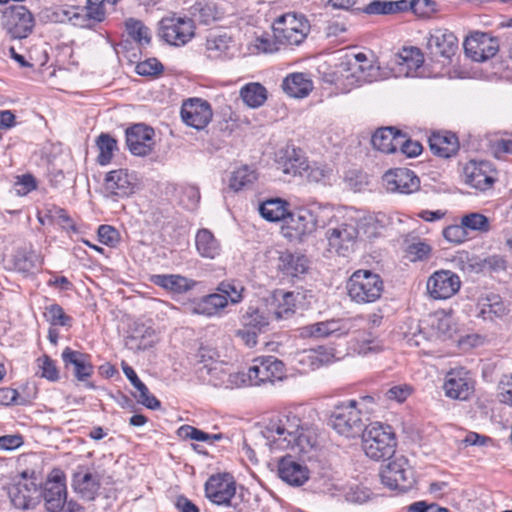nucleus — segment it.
Segmentation results:
<instances>
[{
  "label": "nucleus",
  "mask_w": 512,
  "mask_h": 512,
  "mask_svg": "<svg viewBox=\"0 0 512 512\" xmlns=\"http://www.w3.org/2000/svg\"><path fill=\"white\" fill-rule=\"evenodd\" d=\"M262 433L271 450L297 448L299 452H307L315 444L311 429L292 412L270 420Z\"/></svg>",
  "instance_id": "obj_1"
},
{
  "label": "nucleus",
  "mask_w": 512,
  "mask_h": 512,
  "mask_svg": "<svg viewBox=\"0 0 512 512\" xmlns=\"http://www.w3.org/2000/svg\"><path fill=\"white\" fill-rule=\"evenodd\" d=\"M362 435V447L367 457L379 461L390 459L396 449L397 441L393 428L380 422L370 423Z\"/></svg>",
  "instance_id": "obj_2"
},
{
  "label": "nucleus",
  "mask_w": 512,
  "mask_h": 512,
  "mask_svg": "<svg viewBox=\"0 0 512 512\" xmlns=\"http://www.w3.org/2000/svg\"><path fill=\"white\" fill-rule=\"evenodd\" d=\"M346 289L351 301L357 304L374 303L384 291V282L379 274L359 269L348 279Z\"/></svg>",
  "instance_id": "obj_3"
},
{
  "label": "nucleus",
  "mask_w": 512,
  "mask_h": 512,
  "mask_svg": "<svg viewBox=\"0 0 512 512\" xmlns=\"http://www.w3.org/2000/svg\"><path fill=\"white\" fill-rule=\"evenodd\" d=\"M332 428L346 438H354L363 432L365 423L363 415L357 409L356 400H348L337 404L330 416Z\"/></svg>",
  "instance_id": "obj_4"
},
{
  "label": "nucleus",
  "mask_w": 512,
  "mask_h": 512,
  "mask_svg": "<svg viewBox=\"0 0 512 512\" xmlns=\"http://www.w3.org/2000/svg\"><path fill=\"white\" fill-rule=\"evenodd\" d=\"M204 492L212 504L241 512L239 503L234 502L236 481L232 474L223 472L211 475L205 482Z\"/></svg>",
  "instance_id": "obj_5"
},
{
  "label": "nucleus",
  "mask_w": 512,
  "mask_h": 512,
  "mask_svg": "<svg viewBox=\"0 0 512 512\" xmlns=\"http://www.w3.org/2000/svg\"><path fill=\"white\" fill-rule=\"evenodd\" d=\"M273 36L279 44L300 45L310 31V25L303 15L286 13L273 23Z\"/></svg>",
  "instance_id": "obj_6"
},
{
  "label": "nucleus",
  "mask_w": 512,
  "mask_h": 512,
  "mask_svg": "<svg viewBox=\"0 0 512 512\" xmlns=\"http://www.w3.org/2000/svg\"><path fill=\"white\" fill-rule=\"evenodd\" d=\"M1 25L13 39H25L32 34L35 18L24 5H10L1 14Z\"/></svg>",
  "instance_id": "obj_7"
},
{
  "label": "nucleus",
  "mask_w": 512,
  "mask_h": 512,
  "mask_svg": "<svg viewBox=\"0 0 512 512\" xmlns=\"http://www.w3.org/2000/svg\"><path fill=\"white\" fill-rule=\"evenodd\" d=\"M381 482L391 490L407 492L415 484L414 472L408 460L403 457H394L380 472Z\"/></svg>",
  "instance_id": "obj_8"
},
{
  "label": "nucleus",
  "mask_w": 512,
  "mask_h": 512,
  "mask_svg": "<svg viewBox=\"0 0 512 512\" xmlns=\"http://www.w3.org/2000/svg\"><path fill=\"white\" fill-rule=\"evenodd\" d=\"M247 376L251 386L281 381L286 377L285 364L272 355L258 356L252 360Z\"/></svg>",
  "instance_id": "obj_9"
},
{
  "label": "nucleus",
  "mask_w": 512,
  "mask_h": 512,
  "mask_svg": "<svg viewBox=\"0 0 512 512\" xmlns=\"http://www.w3.org/2000/svg\"><path fill=\"white\" fill-rule=\"evenodd\" d=\"M158 35L169 45L184 46L195 35L194 21L188 17H177L175 14L164 17L159 22Z\"/></svg>",
  "instance_id": "obj_10"
},
{
  "label": "nucleus",
  "mask_w": 512,
  "mask_h": 512,
  "mask_svg": "<svg viewBox=\"0 0 512 512\" xmlns=\"http://www.w3.org/2000/svg\"><path fill=\"white\" fill-rule=\"evenodd\" d=\"M40 495L48 512H61L67 499L66 477L62 470L53 469L45 481Z\"/></svg>",
  "instance_id": "obj_11"
},
{
  "label": "nucleus",
  "mask_w": 512,
  "mask_h": 512,
  "mask_svg": "<svg viewBox=\"0 0 512 512\" xmlns=\"http://www.w3.org/2000/svg\"><path fill=\"white\" fill-rule=\"evenodd\" d=\"M358 234L357 227L350 223H341L335 227H329L325 232L328 250L339 256H348L354 251Z\"/></svg>",
  "instance_id": "obj_12"
},
{
  "label": "nucleus",
  "mask_w": 512,
  "mask_h": 512,
  "mask_svg": "<svg viewBox=\"0 0 512 512\" xmlns=\"http://www.w3.org/2000/svg\"><path fill=\"white\" fill-rule=\"evenodd\" d=\"M38 484L35 479L28 478V472L21 473V479L12 483L7 488L11 503L18 509L33 508L36 504Z\"/></svg>",
  "instance_id": "obj_13"
},
{
  "label": "nucleus",
  "mask_w": 512,
  "mask_h": 512,
  "mask_svg": "<svg viewBox=\"0 0 512 512\" xmlns=\"http://www.w3.org/2000/svg\"><path fill=\"white\" fill-rule=\"evenodd\" d=\"M71 486L81 499L94 501L101 487V479L97 472L79 465L72 474Z\"/></svg>",
  "instance_id": "obj_14"
},
{
  "label": "nucleus",
  "mask_w": 512,
  "mask_h": 512,
  "mask_svg": "<svg viewBox=\"0 0 512 512\" xmlns=\"http://www.w3.org/2000/svg\"><path fill=\"white\" fill-rule=\"evenodd\" d=\"M459 276L450 270L434 272L427 281V291L433 299H448L460 289Z\"/></svg>",
  "instance_id": "obj_15"
},
{
  "label": "nucleus",
  "mask_w": 512,
  "mask_h": 512,
  "mask_svg": "<svg viewBox=\"0 0 512 512\" xmlns=\"http://www.w3.org/2000/svg\"><path fill=\"white\" fill-rule=\"evenodd\" d=\"M213 116L210 104L200 98H190L183 102L181 118L183 122L197 130L205 128Z\"/></svg>",
  "instance_id": "obj_16"
},
{
  "label": "nucleus",
  "mask_w": 512,
  "mask_h": 512,
  "mask_svg": "<svg viewBox=\"0 0 512 512\" xmlns=\"http://www.w3.org/2000/svg\"><path fill=\"white\" fill-rule=\"evenodd\" d=\"M443 388L447 397L467 400L474 392V382L469 371L461 367L447 373Z\"/></svg>",
  "instance_id": "obj_17"
},
{
  "label": "nucleus",
  "mask_w": 512,
  "mask_h": 512,
  "mask_svg": "<svg viewBox=\"0 0 512 512\" xmlns=\"http://www.w3.org/2000/svg\"><path fill=\"white\" fill-rule=\"evenodd\" d=\"M154 135V130L150 126L143 123L134 124L125 131L127 148L135 156H147L153 149Z\"/></svg>",
  "instance_id": "obj_18"
},
{
  "label": "nucleus",
  "mask_w": 512,
  "mask_h": 512,
  "mask_svg": "<svg viewBox=\"0 0 512 512\" xmlns=\"http://www.w3.org/2000/svg\"><path fill=\"white\" fill-rule=\"evenodd\" d=\"M62 360L66 368L73 366V374L78 381L84 382L88 389H95L94 383L88 381L94 373L91 355L66 347L62 352Z\"/></svg>",
  "instance_id": "obj_19"
},
{
  "label": "nucleus",
  "mask_w": 512,
  "mask_h": 512,
  "mask_svg": "<svg viewBox=\"0 0 512 512\" xmlns=\"http://www.w3.org/2000/svg\"><path fill=\"white\" fill-rule=\"evenodd\" d=\"M275 162L277 168L284 174L302 176L303 170L308 167V158L304 151L295 145H286L276 152Z\"/></svg>",
  "instance_id": "obj_20"
},
{
  "label": "nucleus",
  "mask_w": 512,
  "mask_h": 512,
  "mask_svg": "<svg viewBox=\"0 0 512 512\" xmlns=\"http://www.w3.org/2000/svg\"><path fill=\"white\" fill-rule=\"evenodd\" d=\"M498 48V41L483 32H475L464 42L465 53L477 62L492 58L496 55Z\"/></svg>",
  "instance_id": "obj_21"
},
{
  "label": "nucleus",
  "mask_w": 512,
  "mask_h": 512,
  "mask_svg": "<svg viewBox=\"0 0 512 512\" xmlns=\"http://www.w3.org/2000/svg\"><path fill=\"white\" fill-rule=\"evenodd\" d=\"M310 261L305 254L298 251L285 250L279 253L277 259V270L284 277L289 279H301L308 273Z\"/></svg>",
  "instance_id": "obj_22"
},
{
  "label": "nucleus",
  "mask_w": 512,
  "mask_h": 512,
  "mask_svg": "<svg viewBox=\"0 0 512 512\" xmlns=\"http://www.w3.org/2000/svg\"><path fill=\"white\" fill-rule=\"evenodd\" d=\"M383 182L390 192L411 194L420 187V180L416 174L407 168H396L383 175Z\"/></svg>",
  "instance_id": "obj_23"
},
{
  "label": "nucleus",
  "mask_w": 512,
  "mask_h": 512,
  "mask_svg": "<svg viewBox=\"0 0 512 512\" xmlns=\"http://www.w3.org/2000/svg\"><path fill=\"white\" fill-rule=\"evenodd\" d=\"M272 319L274 317L269 307V300H265L263 303L249 305L246 309L242 310L240 324L244 328L265 333L269 330Z\"/></svg>",
  "instance_id": "obj_24"
},
{
  "label": "nucleus",
  "mask_w": 512,
  "mask_h": 512,
  "mask_svg": "<svg viewBox=\"0 0 512 512\" xmlns=\"http://www.w3.org/2000/svg\"><path fill=\"white\" fill-rule=\"evenodd\" d=\"M283 223L282 233L289 240H302L314 229L312 215L306 210L289 211Z\"/></svg>",
  "instance_id": "obj_25"
},
{
  "label": "nucleus",
  "mask_w": 512,
  "mask_h": 512,
  "mask_svg": "<svg viewBox=\"0 0 512 512\" xmlns=\"http://www.w3.org/2000/svg\"><path fill=\"white\" fill-rule=\"evenodd\" d=\"M427 49L432 56L449 60L458 49V39L447 29H435L427 38Z\"/></svg>",
  "instance_id": "obj_26"
},
{
  "label": "nucleus",
  "mask_w": 512,
  "mask_h": 512,
  "mask_svg": "<svg viewBox=\"0 0 512 512\" xmlns=\"http://www.w3.org/2000/svg\"><path fill=\"white\" fill-rule=\"evenodd\" d=\"M400 70L407 77H430L424 66V55L417 47H403L397 54Z\"/></svg>",
  "instance_id": "obj_27"
},
{
  "label": "nucleus",
  "mask_w": 512,
  "mask_h": 512,
  "mask_svg": "<svg viewBox=\"0 0 512 512\" xmlns=\"http://www.w3.org/2000/svg\"><path fill=\"white\" fill-rule=\"evenodd\" d=\"M135 180L127 169L112 170L106 174L105 190L112 196L126 198L134 193Z\"/></svg>",
  "instance_id": "obj_28"
},
{
  "label": "nucleus",
  "mask_w": 512,
  "mask_h": 512,
  "mask_svg": "<svg viewBox=\"0 0 512 512\" xmlns=\"http://www.w3.org/2000/svg\"><path fill=\"white\" fill-rule=\"evenodd\" d=\"M493 172L489 162L471 161L465 167L466 183L477 190L486 191L495 182Z\"/></svg>",
  "instance_id": "obj_29"
},
{
  "label": "nucleus",
  "mask_w": 512,
  "mask_h": 512,
  "mask_svg": "<svg viewBox=\"0 0 512 512\" xmlns=\"http://www.w3.org/2000/svg\"><path fill=\"white\" fill-rule=\"evenodd\" d=\"M301 294L294 291L277 290L269 298V307L276 320L288 319L296 311Z\"/></svg>",
  "instance_id": "obj_30"
},
{
  "label": "nucleus",
  "mask_w": 512,
  "mask_h": 512,
  "mask_svg": "<svg viewBox=\"0 0 512 512\" xmlns=\"http://www.w3.org/2000/svg\"><path fill=\"white\" fill-rule=\"evenodd\" d=\"M308 474L307 467L297 462L291 455H286L278 461V476L289 485H303L309 478Z\"/></svg>",
  "instance_id": "obj_31"
},
{
  "label": "nucleus",
  "mask_w": 512,
  "mask_h": 512,
  "mask_svg": "<svg viewBox=\"0 0 512 512\" xmlns=\"http://www.w3.org/2000/svg\"><path fill=\"white\" fill-rule=\"evenodd\" d=\"M13 269L22 274H30L42 265V257L32 244L17 248L12 255Z\"/></svg>",
  "instance_id": "obj_32"
},
{
  "label": "nucleus",
  "mask_w": 512,
  "mask_h": 512,
  "mask_svg": "<svg viewBox=\"0 0 512 512\" xmlns=\"http://www.w3.org/2000/svg\"><path fill=\"white\" fill-rule=\"evenodd\" d=\"M428 143L431 152L441 158H450L459 150L458 137L449 131L433 132L428 138Z\"/></svg>",
  "instance_id": "obj_33"
},
{
  "label": "nucleus",
  "mask_w": 512,
  "mask_h": 512,
  "mask_svg": "<svg viewBox=\"0 0 512 512\" xmlns=\"http://www.w3.org/2000/svg\"><path fill=\"white\" fill-rule=\"evenodd\" d=\"M105 0H87L85 14L79 12H73L69 19L74 21V25H78L84 28H92L95 24L103 22L106 17Z\"/></svg>",
  "instance_id": "obj_34"
},
{
  "label": "nucleus",
  "mask_w": 512,
  "mask_h": 512,
  "mask_svg": "<svg viewBox=\"0 0 512 512\" xmlns=\"http://www.w3.org/2000/svg\"><path fill=\"white\" fill-rule=\"evenodd\" d=\"M122 369L125 376L137 391V393L134 394L137 402L151 410L159 409L161 406L160 401L154 395L150 394L148 387L139 379L135 370L125 363L122 364Z\"/></svg>",
  "instance_id": "obj_35"
},
{
  "label": "nucleus",
  "mask_w": 512,
  "mask_h": 512,
  "mask_svg": "<svg viewBox=\"0 0 512 512\" xmlns=\"http://www.w3.org/2000/svg\"><path fill=\"white\" fill-rule=\"evenodd\" d=\"M150 281L158 287L177 294L186 293L196 285V281L179 274H155L150 277Z\"/></svg>",
  "instance_id": "obj_36"
},
{
  "label": "nucleus",
  "mask_w": 512,
  "mask_h": 512,
  "mask_svg": "<svg viewBox=\"0 0 512 512\" xmlns=\"http://www.w3.org/2000/svg\"><path fill=\"white\" fill-rule=\"evenodd\" d=\"M227 306V298L223 294L212 293L195 299L191 303L193 314L211 317L217 315Z\"/></svg>",
  "instance_id": "obj_37"
},
{
  "label": "nucleus",
  "mask_w": 512,
  "mask_h": 512,
  "mask_svg": "<svg viewBox=\"0 0 512 512\" xmlns=\"http://www.w3.org/2000/svg\"><path fill=\"white\" fill-rule=\"evenodd\" d=\"M312 88V81L304 73L289 74L282 82L283 91L293 98H304L308 96Z\"/></svg>",
  "instance_id": "obj_38"
},
{
  "label": "nucleus",
  "mask_w": 512,
  "mask_h": 512,
  "mask_svg": "<svg viewBox=\"0 0 512 512\" xmlns=\"http://www.w3.org/2000/svg\"><path fill=\"white\" fill-rule=\"evenodd\" d=\"M195 246L198 254L207 259H215L221 253L220 242L207 228L199 229L195 235Z\"/></svg>",
  "instance_id": "obj_39"
},
{
  "label": "nucleus",
  "mask_w": 512,
  "mask_h": 512,
  "mask_svg": "<svg viewBox=\"0 0 512 512\" xmlns=\"http://www.w3.org/2000/svg\"><path fill=\"white\" fill-rule=\"evenodd\" d=\"M407 9L405 0H372L368 4L362 2L361 6H357V11L368 15H393Z\"/></svg>",
  "instance_id": "obj_40"
},
{
  "label": "nucleus",
  "mask_w": 512,
  "mask_h": 512,
  "mask_svg": "<svg viewBox=\"0 0 512 512\" xmlns=\"http://www.w3.org/2000/svg\"><path fill=\"white\" fill-rule=\"evenodd\" d=\"M157 341L155 330L145 325L136 326L127 338L126 345L130 349L146 350L151 348Z\"/></svg>",
  "instance_id": "obj_41"
},
{
  "label": "nucleus",
  "mask_w": 512,
  "mask_h": 512,
  "mask_svg": "<svg viewBox=\"0 0 512 512\" xmlns=\"http://www.w3.org/2000/svg\"><path fill=\"white\" fill-rule=\"evenodd\" d=\"M289 203L281 198H272L259 206L260 215L270 222L284 221L287 216Z\"/></svg>",
  "instance_id": "obj_42"
},
{
  "label": "nucleus",
  "mask_w": 512,
  "mask_h": 512,
  "mask_svg": "<svg viewBox=\"0 0 512 512\" xmlns=\"http://www.w3.org/2000/svg\"><path fill=\"white\" fill-rule=\"evenodd\" d=\"M340 330V323L338 320H327L308 324L299 329L300 336L303 338H325Z\"/></svg>",
  "instance_id": "obj_43"
},
{
  "label": "nucleus",
  "mask_w": 512,
  "mask_h": 512,
  "mask_svg": "<svg viewBox=\"0 0 512 512\" xmlns=\"http://www.w3.org/2000/svg\"><path fill=\"white\" fill-rule=\"evenodd\" d=\"M240 96L247 106L258 108L267 100V90L260 83H248L241 88Z\"/></svg>",
  "instance_id": "obj_44"
},
{
  "label": "nucleus",
  "mask_w": 512,
  "mask_h": 512,
  "mask_svg": "<svg viewBox=\"0 0 512 512\" xmlns=\"http://www.w3.org/2000/svg\"><path fill=\"white\" fill-rule=\"evenodd\" d=\"M125 29L128 35L140 46L150 44V29L145 26L142 21L135 18H128L125 20Z\"/></svg>",
  "instance_id": "obj_45"
},
{
  "label": "nucleus",
  "mask_w": 512,
  "mask_h": 512,
  "mask_svg": "<svg viewBox=\"0 0 512 512\" xmlns=\"http://www.w3.org/2000/svg\"><path fill=\"white\" fill-rule=\"evenodd\" d=\"M395 131L396 128L392 126L378 128L371 138L373 147L383 153H394L392 141Z\"/></svg>",
  "instance_id": "obj_46"
},
{
  "label": "nucleus",
  "mask_w": 512,
  "mask_h": 512,
  "mask_svg": "<svg viewBox=\"0 0 512 512\" xmlns=\"http://www.w3.org/2000/svg\"><path fill=\"white\" fill-rule=\"evenodd\" d=\"M256 179V171L244 165L232 173L229 186L232 190L239 191L252 185Z\"/></svg>",
  "instance_id": "obj_47"
},
{
  "label": "nucleus",
  "mask_w": 512,
  "mask_h": 512,
  "mask_svg": "<svg viewBox=\"0 0 512 512\" xmlns=\"http://www.w3.org/2000/svg\"><path fill=\"white\" fill-rule=\"evenodd\" d=\"M231 38L226 34L210 36L206 40L207 57L210 59H219L226 54L229 49Z\"/></svg>",
  "instance_id": "obj_48"
},
{
  "label": "nucleus",
  "mask_w": 512,
  "mask_h": 512,
  "mask_svg": "<svg viewBox=\"0 0 512 512\" xmlns=\"http://www.w3.org/2000/svg\"><path fill=\"white\" fill-rule=\"evenodd\" d=\"M218 294H223L227 298V302L238 304L243 300L244 286L236 280H225L218 284Z\"/></svg>",
  "instance_id": "obj_49"
},
{
  "label": "nucleus",
  "mask_w": 512,
  "mask_h": 512,
  "mask_svg": "<svg viewBox=\"0 0 512 512\" xmlns=\"http://www.w3.org/2000/svg\"><path fill=\"white\" fill-rule=\"evenodd\" d=\"M96 143L99 149L97 162L102 166L107 165L113 157L114 150L117 149V141L109 134L101 133Z\"/></svg>",
  "instance_id": "obj_50"
},
{
  "label": "nucleus",
  "mask_w": 512,
  "mask_h": 512,
  "mask_svg": "<svg viewBox=\"0 0 512 512\" xmlns=\"http://www.w3.org/2000/svg\"><path fill=\"white\" fill-rule=\"evenodd\" d=\"M44 317L51 326H68L72 325V317L64 312V309L57 303H53L45 308Z\"/></svg>",
  "instance_id": "obj_51"
},
{
  "label": "nucleus",
  "mask_w": 512,
  "mask_h": 512,
  "mask_svg": "<svg viewBox=\"0 0 512 512\" xmlns=\"http://www.w3.org/2000/svg\"><path fill=\"white\" fill-rule=\"evenodd\" d=\"M47 216L50 218L51 221L60 225L62 229L68 232H78L75 222L69 216V214L64 208L53 205L51 208L47 210Z\"/></svg>",
  "instance_id": "obj_52"
},
{
  "label": "nucleus",
  "mask_w": 512,
  "mask_h": 512,
  "mask_svg": "<svg viewBox=\"0 0 512 512\" xmlns=\"http://www.w3.org/2000/svg\"><path fill=\"white\" fill-rule=\"evenodd\" d=\"M36 364L38 367V374L51 382H56L59 380V370L56 366L54 360H52L48 355H43L36 360Z\"/></svg>",
  "instance_id": "obj_53"
},
{
  "label": "nucleus",
  "mask_w": 512,
  "mask_h": 512,
  "mask_svg": "<svg viewBox=\"0 0 512 512\" xmlns=\"http://www.w3.org/2000/svg\"><path fill=\"white\" fill-rule=\"evenodd\" d=\"M465 229H470L479 232H488L490 230L489 219L477 212L466 214L461 219Z\"/></svg>",
  "instance_id": "obj_54"
},
{
  "label": "nucleus",
  "mask_w": 512,
  "mask_h": 512,
  "mask_svg": "<svg viewBox=\"0 0 512 512\" xmlns=\"http://www.w3.org/2000/svg\"><path fill=\"white\" fill-rule=\"evenodd\" d=\"M164 70L162 63L156 58H149L142 62H139L135 71L140 76L156 77L160 75Z\"/></svg>",
  "instance_id": "obj_55"
},
{
  "label": "nucleus",
  "mask_w": 512,
  "mask_h": 512,
  "mask_svg": "<svg viewBox=\"0 0 512 512\" xmlns=\"http://www.w3.org/2000/svg\"><path fill=\"white\" fill-rule=\"evenodd\" d=\"M97 235L99 242L109 247H116L120 241L119 231L110 225H100Z\"/></svg>",
  "instance_id": "obj_56"
},
{
  "label": "nucleus",
  "mask_w": 512,
  "mask_h": 512,
  "mask_svg": "<svg viewBox=\"0 0 512 512\" xmlns=\"http://www.w3.org/2000/svg\"><path fill=\"white\" fill-rule=\"evenodd\" d=\"M193 15L203 24H210L217 19V11L214 5L197 2L193 7Z\"/></svg>",
  "instance_id": "obj_57"
},
{
  "label": "nucleus",
  "mask_w": 512,
  "mask_h": 512,
  "mask_svg": "<svg viewBox=\"0 0 512 512\" xmlns=\"http://www.w3.org/2000/svg\"><path fill=\"white\" fill-rule=\"evenodd\" d=\"M177 434L182 439H191L199 442H208L209 433L204 432L191 425H182L178 428Z\"/></svg>",
  "instance_id": "obj_58"
},
{
  "label": "nucleus",
  "mask_w": 512,
  "mask_h": 512,
  "mask_svg": "<svg viewBox=\"0 0 512 512\" xmlns=\"http://www.w3.org/2000/svg\"><path fill=\"white\" fill-rule=\"evenodd\" d=\"M442 234L447 241L454 244H460L467 238V231L462 223L446 227Z\"/></svg>",
  "instance_id": "obj_59"
},
{
  "label": "nucleus",
  "mask_w": 512,
  "mask_h": 512,
  "mask_svg": "<svg viewBox=\"0 0 512 512\" xmlns=\"http://www.w3.org/2000/svg\"><path fill=\"white\" fill-rule=\"evenodd\" d=\"M407 253L411 261H423L429 257L431 247L425 242L418 241L408 246Z\"/></svg>",
  "instance_id": "obj_60"
},
{
  "label": "nucleus",
  "mask_w": 512,
  "mask_h": 512,
  "mask_svg": "<svg viewBox=\"0 0 512 512\" xmlns=\"http://www.w3.org/2000/svg\"><path fill=\"white\" fill-rule=\"evenodd\" d=\"M330 169L326 167H320L317 165H310L308 163L307 169L303 170V175L308 182L318 183L323 181L329 176Z\"/></svg>",
  "instance_id": "obj_61"
},
{
  "label": "nucleus",
  "mask_w": 512,
  "mask_h": 512,
  "mask_svg": "<svg viewBox=\"0 0 512 512\" xmlns=\"http://www.w3.org/2000/svg\"><path fill=\"white\" fill-rule=\"evenodd\" d=\"M352 69L359 82H371L375 77L376 69L368 60L367 63L353 66Z\"/></svg>",
  "instance_id": "obj_62"
},
{
  "label": "nucleus",
  "mask_w": 512,
  "mask_h": 512,
  "mask_svg": "<svg viewBox=\"0 0 512 512\" xmlns=\"http://www.w3.org/2000/svg\"><path fill=\"white\" fill-rule=\"evenodd\" d=\"M411 10L420 17H427L436 10V3L432 0H412Z\"/></svg>",
  "instance_id": "obj_63"
},
{
  "label": "nucleus",
  "mask_w": 512,
  "mask_h": 512,
  "mask_svg": "<svg viewBox=\"0 0 512 512\" xmlns=\"http://www.w3.org/2000/svg\"><path fill=\"white\" fill-rule=\"evenodd\" d=\"M411 392L412 388L409 385H397L387 390L386 397L390 400L403 402L410 396Z\"/></svg>",
  "instance_id": "obj_64"
}]
</instances>
